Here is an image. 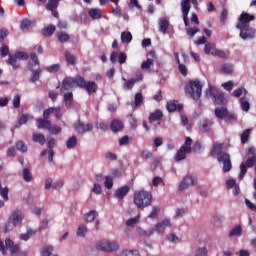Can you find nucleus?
Here are the masks:
<instances>
[{"instance_id":"55","label":"nucleus","mask_w":256,"mask_h":256,"mask_svg":"<svg viewBox=\"0 0 256 256\" xmlns=\"http://www.w3.org/2000/svg\"><path fill=\"white\" fill-rule=\"evenodd\" d=\"M16 149L21 151V153H27V145L23 141H19L16 143Z\"/></svg>"},{"instance_id":"38","label":"nucleus","mask_w":256,"mask_h":256,"mask_svg":"<svg viewBox=\"0 0 256 256\" xmlns=\"http://www.w3.org/2000/svg\"><path fill=\"white\" fill-rule=\"evenodd\" d=\"M60 0H49L46 4V9L48 11H53V9H57L59 7Z\"/></svg>"},{"instance_id":"15","label":"nucleus","mask_w":256,"mask_h":256,"mask_svg":"<svg viewBox=\"0 0 256 256\" xmlns=\"http://www.w3.org/2000/svg\"><path fill=\"white\" fill-rule=\"evenodd\" d=\"M167 227H171V221L165 219V220H162L161 222H158L155 225L154 231H156V233L158 235H163L165 233V229H167Z\"/></svg>"},{"instance_id":"16","label":"nucleus","mask_w":256,"mask_h":256,"mask_svg":"<svg viewBox=\"0 0 256 256\" xmlns=\"http://www.w3.org/2000/svg\"><path fill=\"white\" fill-rule=\"evenodd\" d=\"M120 63V65H123V63H125L127 61V54L121 52L120 54L117 52H112L111 56H110V61L111 63Z\"/></svg>"},{"instance_id":"48","label":"nucleus","mask_w":256,"mask_h":256,"mask_svg":"<svg viewBox=\"0 0 256 256\" xmlns=\"http://www.w3.org/2000/svg\"><path fill=\"white\" fill-rule=\"evenodd\" d=\"M0 195L4 201H9V188L7 186L4 188L1 186Z\"/></svg>"},{"instance_id":"58","label":"nucleus","mask_w":256,"mask_h":256,"mask_svg":"<svg viewBox=\"0 0 256 256\" xmlns=\"http://www.w3.org/2000/svg\"><path fill=\"white\" fill-rule=\"evenodd\" d=\"M32 77H31V82L32 83H37V81H39V77H41V69L39 70H34L32 71Z\"/></svg>"},{"instance_id":"49","label":"nucleus","mask_w":256,"mask_h":256,"mask_svg":"<svg viewBox=\"0 0 256 256\" xmlns=\"http://www.w3.org/2000/svg\"><path fill=\"white\" fill-rule=\"evenodd\" d=\"M212 125H213V122H211L209 120H204L202 123L201 131H203L204 133H207V131H211Z\"/></svg>"},{"instance_id":"6","label":"nucleus","mask_w":256,"mask_h":256,"mask_svg":"<svg viewBox=\"0 0 256 256\" xmlns=\"http://www.w3.org/2000/svg\"><path fill=\"white\" fill-rule=\"evenodd\" d=\"M191 145H193V140L187 137L185 143L177 152L176 161H183L184 159H186L187 153H191Z\"/></svg>"},{"instance_id":"35","label":"nucleus","mask_w":256,"mask_h":256,"mask_svg":"<svg viewBox=\"0 0 256 256\" xmlns=\"http://www.w3.org/2000/svg\"><path fill=\"white\" fill-rule=\"evenodd\" d=\"M163 117V112L161 110H156L154 113L150 114L149 121L153 123L159 121Z\"/></svg>"},{"instance_id":"18","label":"nucleus","mask_w":256,"mask_h":256,"mask_svg":"<svg viewBox=\"0 0 256 256\" xmlns=\"http://www.w3.org/2000/svg\"><path fill=\"white\" fill-rule=\"evenodd\" d=\"M166 109L169 113H175V111H183V105L182 104H177V101L172 100L169 101L166 105Z\"/></svg>"},{"instance_id":"4","label":"nucleus","mask_w":256,"mask_h":256,"mask_svg":"<svg viewBox=\"0 0 256 256\" xmlns=\"http://www.w3.org/2000/svg\"><path fill=\"white\" fill-rule=\"evenodd\" d=\"M98 251H104V253H117L119 251V243L111 240L99 241L96 244Z\"/></svg>"},{"instance_id":"5","label":"nucleus","mask_w":256,"mask_h":256,"mask_svg":"<svg viewBox=\"0 0 256 256\" xmlns=\"http://www.w3.org/2000/svg\"><path fill=\"white\" fill-rule=\"evenodd\" d=\"M22 222L23 212H21V210L13 211L8 218V225L5 226V233H9V231L13 229L11 225H13V227H18V225H21Z\"/></svg>"},{"instance_id":"47","label":"nucleus","mask_w":256,"mask_h":256,"mask_svg":"<svg viewBox=\"0 0 256 256\" xmlns=\"http://www.w3.org/2000/svg\"><path fill=\"white\" fill-rule=\"evenodd\" d=\"M65 58H66L68 65H75V63L77 61V58L69 52H65Z\"/></svg>"},{"instance_id":"23","label":"nucleus","mask_w":256,"mask_h":256,"mask_svg":"<svg viewBox=\"0 0 256 256\" xmlns=\"http://www.w3.org/2000/svg\"><path fill=\"white\" fill-rule=\"evenodd\" d=\"M73 85H75V78H65L62 82L61 93H63V89L69 91Z\"/></svg>"},{"instance_id":"56","label":"nucleus","mask_w":256,"mask_h":256,"mask_svg":"<svg viewBox=\"0 0 256 256\" xmlns=\"http://www.w3.org/2000/svg\"><path fill=\"white\" fill-rule=\"evenodd\" d=\"M140 157L142 159H153V152H151L149 150H142L140 152Z\"/></svg>"},{"instance_id":"24","label":"nucleus","mask_w":256,"mask_h":256,"mask_svg":"<svg viewBox=\"0 0 256 256\" xmlns=\"http://www.w3.org/2000/svg\"><path fill=\"white\" fill-rule=\"evenodd\" d=\"M98 216L99 213H97V211L91 210L84 215V221L86 223H93V221H95V219H97Z\"/></svg>"},{"instance_id":"40","label":"nucleus","mask_w":256,"mask_h":256,"mask_svg":"<svg viewBox=\"0 0 256 256\" xmlns=\"http://www.w3.org/2000/svg\"><path fill=\"white\" fill-rule=\"evenodd\" d=\"M132 40H133V35H131V32H122L121 34L122 43H131Z\"/></svg>"},{"instance_id":"50","label":"nucleus","mask_w":256,"mask_h":256,"mask_svg":"<svg viewBox=\"0 0 256 256\" xmlns=\"http://www.w3.org/2000/svg\"><path fill=\"white\" fill-rule=\"evenodd\" d=\"M69 39H70L69 34H67L66 32L58 33V41L60 43H67V41H69Z\"/></svg>"},{"instance_id":"64","label":"nucleus","mask_w":256,"mask_h":256,"mask_svg":"<svg viewBox=\"0 0 256 256\" xmlns=\"http://www.w3.org/2000/svg\"><path fill=\"white\" fill-rule=\"evenodd\" d=\"M60 66L59 64H54L52 66H49L46 68V71H48V73H57V71H59Z\"/></svg>"},{"instance_id":"52","label":"nucleus","mask_w":256,"mask_h":256,"mask_svg":"<svg viewBox=\"0 0 256 256\" xmlns=\"http://www.w3.org/2000/svg\"><path fill=\"white\" fill-rule=\"evenodd\" d=\"M48 131L51 135H59V133H61V127L57 125L52 126L50 124V126L48 127Z\"/></svg>"},{"instance_id":"10","label":"nucleus","mask_w":256,"mask_h":256,"mask_svg":"<svg viewBox=\"0 0 256 256\" xmlns=\"http://www.w3.org/2000/svg\"><path fill=\"white\" fill-rule=\"evenodd\" d=\"M218 162L223 164V172L229 173L231 171L233 165L231 164V157L229 154H220L218 155Z\"/></svg>"},{"instance_id":"46","label":"nucleus","mask_w":256,"mask_h":256,"mask_svg":"<svg viewBox=\"0 0 256 256\" xmlns=\"http://www.w3.org/2000/svg\"><path fill=\"white\" fill-rule=\"evenodd\" d=\"M229 237H241V226L232 228L229 232Z\"/></svg>"},{"instance_id":"3","label":"nucleus","mask_w":256,"mask_h":256,"mask_svg":"<svg viewBox=\"0 0 256 256\" xmlns=\"http://www.w3.org/2000/svg\"><path fill=\"white\" fill-rule=\"evenodd\" d=\"M203 85H201V82L199 80L190 81L186 85V95L191 97V99H194V101H197L201 98Z\"/></svg>"},{"instance_id":"42","label":"nucleus","mask_w":256,"mask_h":256,"mask_svg":"<svg viewBox=\"0 0 256 256\" xmlns=\"http://www.w3.org/2000/svg\"><path fill=\"white\" fill-rule=\"evenodd\" d=\"M161 211V208L158 206H153L152 207V211L150 212V214L148 215L149 219H157V217L159 216V213Z\"/></svg>"},{"instance_id":"26","label":"nucleus","mask_w":256,"mask_h":256,"mask_svg":"<svg viewBox=\"0 0 256 256\" xmlns=\"http://www.w3.org/2000/svg\"><path fill=\"white\" fill-rule=\"evenodd\" d=\"M137 232L140 237H145L146 239H149V237H151V235L155 233V229L150 228L148 230H145L143 228H137Z\"/></svg>"},{"instance_id":"1","label":"nucleus","mask_w":256,"mask_h":256,"mask_svg":"<svg viewBox=\"0 0 256 256\" xmlns=\"http://www.w3.org/2000/svg\"><path fill=\"white\" fill-rule=\"evenodd\" d=\"M255 19V16H251L248 13H243L240 16L238 23L236 24V28L240 29V37L241 39H253L255 37V29L249 27V23Z\"/></svg>"},{"instance_id":"39","label":"nucleus","mask_w":256,"mask_h":256,"mask_svg":"<svg viewBox=\"0 0 256 256\" xmlns=\"http://www.w3.org/2000/svg\"><path fill=\"white\" fill-rule=\"evenodd\" d=\"M87 84V81H85V78L81 76H77L74 78V85H77V87H81L82 89H85V85Z\"/></svg>"},{"instance_id":"33","label":"nucleus","mask_w":256,"mask_h":256,"mask_svg":"<svg viewBox=\"0 0 256 256\" xmlns=\"http://www.w3.org/2000/svg\"><path fill=\"white\" fill-rule=\"evenodd\" d=\"M211 55L214 57H219L220 59H229V52H225L223 50H214L211 52Z\"/></svg>"},{"instance_id":"37","label":"nucleus","mask_w":256,"mask_h":256,"mask_svg":"<svg viewBox=\"0 0 256 256\" xmlns=\"http://www.w3.org/2000/svg\"><path fill=\"white\" fill-rule=\"evenodd\" d=\"M32 139L34 143H39L40 145H43L45 143V135L34 133L32 136Z\"/></svg>"},{"instance_id":"34","label":"nucleus","mask_w":256,"mask_h":256,"mask_svg":"<svg viewBox=\"0 0 256 256\" xmlns=\"http://www.w3.org/2000/svg\"><path fill=\"white\" fill-rule=\"evenodd\" d=\"M22 177L26 183H31V181H33V174H31V170H29V168L23 169Z\"/></svg>"},{"instance_id":"36","label":"nucleus","mask_w":256,"mask_h":256,"mask_svg":"<svg viewBox=\"0 0 256 256\" xmlns=\"http://www.w3.org/2000/svg\"><path fill=\"white\" fill-rule=\"evenodd\" d=\"M67 149H75L77 147V136H71L66 142Z\"/></svg>"},{"instance_id":"54","label":"nucleus","mask_w":256,"mask_h":256,"mask_svg":"<svg viewBox=\"0 0 256 256\" xmlns=\"http://www.w3.org/2000/svg\"><path fill=\"white\" fill-rule=\"evenodd\" d=\"M139 219H140V216H135L134 218H130L127 220L126 222V225L128 227H135V225H137V223H139Z\"/></svg>"},{"instance_id":"7","label":"nucleus","mask_w":256,"mask_h":256,"mask_svg":"<svg viewBox=\"0 0 256 256\" xmlns=\"http://www.w3.org/2000/svg\"><path fill=\"white\" fill-rule=\"evenodd\" d=\"M256 163V155L249 157L245 162L240 164L239 180L242 181L243 177L247 175V168L253 167Z\"/></svg>"},{"instance_id":"31","label":"nucleus","mask_w":256,"mask_h":256,"mask_svg":"<svg viewBox=\"0 0 256 256\" xmlns=\"http://www.w3.org/2000/svg\"><path fill=\"white\" fill-rule=\"evenodd\" d=\"M169 28V20L161 18L159 20V30L163 35L167 33V29Z\"/></svg>"},{"instance_id":"32","label":"nucleus","mask_w":256,"mask_h":256,"mask_svg":"<svg viewBox=\"0 0 256 256\" xmlns=\"http://www.w3.org/2000/svg\"><path fill=\"white\" fill-rule=\"evenodd\" d=\"M213 99L216 105H225V94H223V92H216Z\"/></svg>"},{"instance_id":"28","label":"nucleus","mask_w":256,"mask_h":256,"mask_svg":"<svg viewBox=\"0 0 256 256\" xmlns=\"http://www.w3.org/2000/svg\"><path fill=\"white\" fill-rule=\"evenodd\" d=\"M87 233H89V228H87V225L80 224L76 230L77 237H87Z\"/></svg>"},{"instance_id":"22","label":"nucleus","mask_w":256,"mask_h":256,"mask_svg":"<svg viewBox=\"0 0 256 256\" xmlns=\"http://www.w3.org/2000/svg\"><path fill=\"white\" fill-rule=\"evenodd\" d=\"M36 125L38 129H49L50 125H51V121L47 120L45 118H38L36 120Z\"/></svg>"},{"instance_id":"29","label":"nucleus","mask_w":256,"mask_h":256,"mask_svg":"<svg viewBox=\"0 0 256 256\" xmlns=\"http://www.w3.org/2000/svg\"><path fill=\"white\" fill-rule=\"evenodd\" d=\"M84 89H86L88 95H91L92 93H95V91H97V83L93 81L86 82Z\"/></svg>"},{"instance_id":"45","label":"nucleus","mask_w":256,"mask_h":256,"mask_svg":"<svg viewBox=\"0 0 256 256\" xmlns=\"http://www.w3.org/2000/svg\"><path fill=\"white\" fill-rule=\"evenodd\" d=\"M89 15L92 17V19H101V9H91L89 10Z\"/></svg>"},{"instance_id":"11","label":"nucleus","mask_w":256,"mask_h":256,"mask_svg":"<svg viewBox=\"0 0 256 256\" xmlns=\"http://www.w3.org/2000/svg\"><path fill=\"white\" fill-rule=\"evenodd\" d=\"M183 21L186 27H189V11H191V0H182L181 1Z\"/></svg>"},{"instance_id":"44","label":"nucleus","mask_w":256,"mask_h":256,"mask_svg":"<svg viewBox=\"0 0 256 256\" xmlns=\"http://www.w3.org/2000/svg\"><path fill=\"white\" fill-rule=\"evenodd\" d=\"M219 91H217V88L213 87V86H210L209 89H207L205 91V95L206 97L208 98H211L214 99L215 98V95L218 93Z\"/></svg>"},{"instance_id":"43","label":"nucleus","mask_w":256,"mask_h":256,"mask_svg":"<svg viewBox=\"0 0 256 256\" xmlns=\"http://www.w3.org/2000/svg\"><path fill=\"white\" fill-rule=\"evenodd\" d=\"M120 256H141L139 250H122Z\"/></svg>"},{"instance_id":"60","label":"nucleus","mask_w":256,"mask_h":256,"mask_svg":"<svg viewBox=\"0 0 256 256\" xmlns=\"http://www.w3.org/2000/svg\"><path fill=\"white\" fill-rule=\"evenodd\" d=\"M155 60L148 58L147 61H144L141 65V69H149V67L153 66Z\"/></svg>"},{"instance_id":"14","label":"nucleus","mask_w":256,"mask_h":256,"mask_svg":"<svg viewBox=\"0 0 256 256\" xmlns=\"http://www.w3.org/2000/svg\"><path fill=\"white\" fill-rule=\"evenodd\" d=\"M124 84H123V89L125 91H129L133 89L134 85L137 83V81H143V74H139L138 78H130V79H125L123 78Z\"/></svg>"},{"instance_id":"53","label":"nucleus","mask_w":256,"mask_h":256,"mask_svg":"<svg viewBox=\"0 0 256 256\" xmlns=\"http://www.w3.org/2000/svg\"><path fill=\"white\" fill-rule=\"evenodd\" d=\"M249 135H251V130H244V132L241 134V143H247L249 141Z\"/></svg>"},{"instance_id":"20","label":"nucleus","mask_w":256,"mask_h":256,"mask_svg":"<svg viewBox=\"0 0 256 256\" xmlns=\"http://www.w3.org/2000/svg\"><path fill=\"white\" fill-rule=\"evenodd\" d=\"M233 71H235V66L231 63L222 64L220 69V73H222V75H233Z\"/></svg>"},{"instance_id":"25","label":"nucleus","mask_w":256,"mask_h":256,"mask_svg":"<svg viewBox=\"0 0 256 256\" xmlns=\"http://www.w3.org/2000/svg\"><path fill=\"white\" fill-rule=\"evenodd\" d=\"M110 129L113 131V133H119V131H123V122L120 120H113Z\"/></svg>"},{"instance_id":"30","label":"nucleus","mask_w":256,"mask_h":256,"mask_svg":"<svg viewBox=\"0 0 256 256\" xmlns=\"http://www.w3.org/2000/svg\"><path fill=\"white\" fill-rule=\"evenodd\" d=\"M55 25L50 24L42 30L43 37H51L55 33Z\"/></svg>"},{"instance_id":"12","label":"nucleus","mask_w":256,"mask_h":256,"mask_svg":"<svg viewBox=\"0 0 256 256\" xmlns=\"http://www.w3.org/2000/svg\"><path fill=\"white\" fill-rule=\"evenodd\" d=\"M193 185H197V179L193 178V176H186L180 182L179 191H185V189H189V187H193Z\"/></svg>"},{"instance_id":"41","label":"nucleus","mask_w":256,"mask_h":256,"mask_svg":"<svg viewBox=\"0 0 256 256\" xmlns=\"http://www.w3.org/2000/svg\"><path fill=\"white\" fill-rule=\"evenodd\" d=\"M241 108L243 111L247 113L249 109H251V104H249V100L247 98H241L240 99Z\"/></svg>"},{"instance_id":"13","label":"nucleus","mask_w":256,"mask_h":256,"mask_svg":"<svg viewBox=\"0 0 256 256\" xmlns=\"http://www.w3.org/2000/svg\"><path fill=\"white\" fill-rule=\"evenodd\" d=\"M74 129L77 133L80 135H83V133H87L88 131H93V124H85L81 121H78L74 125Z\"/></svg>"},{"instance_id":"2","label":"nucleus","mask_w":256,"mask_h":256,"mask_svg":"<svg viewBox=\"0 0 256 256\" xmlns=\"http://www.w3.org/2000/svg\"><path fill=\"white\" fill-rule=\"evenodd\" d=\"M152 199L153 195L150 192L142 190L134 194V205H136L138 209H145V207L151 205Z\"/></svg>"},{"instance_id":"61","label":"nucleus","mask_w":256,"mask_h":256,"mask_svg":"<svg viewBox=\"0 0 256 256\" xmlns=\"http://www.w3.org/2000/svg\"><path fill=\"white\" fill-rule=\"evenodd\" d=\"M104 185H105L106 189H112L113 188V178H111V176H106Z\"/></svg>"},{"instance_id":"21","label":"nucleus","mask_w":256,"mask_h":256,"mask_svg":"<svg viewBox=\"0 0 256 256\" xmlns=\"http://www.w3.org/2000/svg\"><path fill=\"white\" fill-rule=\"evenodd\" d=\"M127 193H129V186H123L116 190L114 197L121 200L127 196Z\"/></svg>"},{"instance_id":"27","label":"nucleus","mask_w":256,"mask_h":256,"mask_svg":"<svg viewBox=\"0 0 256 256\" xmlns=\"http://www.w3.org/2000/svg\"><path fill=\"white\" fill-rule=\"evenodd\" d=\"M223 143H214L213 145V149L211 151V157H215V155H218V157L220 155L223 154Z\"/></svg>"},{"instance_id":"51","label":"nucleus","mask_w":256,"mask_h":256,"mask_svg":"<svg viewBox=\"0 0 256 256\" xmlns=\"http://www.w3.org/2000/svg\"><path fill=\"white\" fill-rule=\"evenodd\" d=\"M64 101L66 107H71V103H73V93L69 92L67 94H64Z\"/></svg>"},{"instance_id":"19","label":"nucleus","mask_w":256,"mask_h":256,"mask_svg":"<svg viewBox=\"0 0 256 256\" xmlns=\"http://www.w3.org/2000/svg\"><path fill=\"white\" fill-rule=\"evenodd\" d=\"M30 59H31V61L28 65L30 71H37V70L41 69L39 67V57L37 56V54L31 53Z\"/></svg>"},{"instance_id":"62","label":"nucleus","mask_w":256,"mask_h":256,"mask_svg":"<svg viewBox=\"0 0 256 256\" xmlns=\"http://www.w3.org/2000/svg\"><path fill=\"white\" fill-rule=\"evenodd\" d=\"M199 28L198 27H194V28H187L186 29V33L188 36L190 37H195L196 33H199Z\"/></svg>"},{"instance_id":"8","label":"nucleus","mask_w":256,"mask_h":256,"mask_svg":"<svg viewBox=\"0 0 256 256\" xmlns=\"http://www.w3.org/2000/svg\"><path fill=\"white\" fill-rule=\"evenodd\" d=\"M17 59L26 61V59H29V54L26 52H16L15 56L9 55L8 63L13 67V69H19V63L17 62Z\"/></svg>"},{"instance_id":"57","label":"nucleus","mask_w":256,"mask_h":256,"mask_svg":"<svg viewBox=\"0 0 256 256\" xmlns=\"http://www.w3.org/2000/svg\"><path fill=\"white\" fill-rule=\"evenodd\" d=\"M229 15V10H227L226 8H224L222 10L221 16H220V22L222 23V25H225V23H227V17Z\"/></svg>"},{"instance_id":"17","label":"nucleus","mask_w":256,"mask_h":256,"mask_svg":"<svg viewBox=\"0 0 256 256\" xmlns=\"http://www.w3.org/2000/svg\"><path fill=\"white\" fill-rule=\"evenodd\" d=\"M5 245L6 249H8L12 253V255H15L19 253V251H21V247L19 246V244L13 243V241L9 238L5 240Z\"/></svg>"},{"instance_id":"59","label":"nucleus","mask_w":256,"mask_h":256,"mask_svg":"<svg viewBox=\"0 0 256 256\" xmlns=\"http://www.w3.org/2000/svg\"><path fill=\"white\" fill-rule=\"evenodd\" d=\"M20 106H21V95L16 94L13 99V107L15 109H19Z\"/></svg>"},{"instance_id":"9","label":"nucleus","mask_w":256,"mask_h":256,"mask_svg":"<svg viewBox=\"0 0 256 256\" xmlns=\"http://www.w3.org/2000/svg\"><path fill=\"white\" fill-rule=\"evenodd\" d=\"M215 115L218 119H227V121H235L237 119V116L235 114H230L225 107L216 108Z\"/></svg>"},{"instance_id":"63","label":"nucleus","mask_w":256,"mask_h":256,"mask_svg":"<svg viewBox=\"0 0 256 256\" xmlns=\"http://www.w3.org/2000/svg\"><path fill=\"white\" fill-rule=\"evenodd\" d=\"M194 256H207V248H206V247L198 248V249L196 250Z\"/></svg>"}]
</instances>
